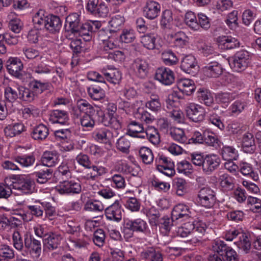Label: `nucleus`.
<instances>
[{
	"mask_svg": "<svg viewBox=\"0 0 261 261\" xmlns=\"http://www.w3.org/2000/svg\"><path fill=\"white\" fill-rule=\"evenodd\" d=\"M232 60L231 63H229L231 68L237 72H242L247 68L250 63V54L245 50H241L234 55Z\"/></svg>",
	"mask_w": 261,
	"mask_h": 261,
	"instance_id": "1",
	"label": "nucleus"
},
{
	"mask_svg": "<svg viewBox=\"0 0 261 261\" xmlns=\"http://www.w3.org/2000/svg\"><path fill=\"white\" fill-rule=\"evenodd\" d=\"M12 188L19 192V194H29L34 192L35 183L29 177L19 176L12 181Z\"/></svg>",
	"mask_w": 261,
	"mask_h": 261,
	"instance_id": "2",
	"label": "nucleus"
},
{
	"mask_svg": "<svg viewBox=\"0 0 261 261\" xmlns=\"http://www.w3.org/2000/svg\"><path fill=\"white\" fill-rule=\"evenodd\" d=\"M197 197V202L206 208L212 207L216 202L214 192L207 187L201 189L198 192Z\"/></svg>",
	"mask_w": 261,
	"mask_h": 261,
	"instance_id": "3",
	"label": "nucleus"
},
{
	"mask_svg": "<svg viewBox=\"0 0 261 261\" xmlns=\"http://www.w3.org/2000/svg\"><path fill=\"white\" fill-rule=\"evenodd\" d=\"M186 115L194 122L202 121L205 118V111L200 105L191 103L186 107Z\"/></svg>",
	"mask_w": 261,
	"mask_h": 261,
	"instance_id": "4",
	"label": "nucleus"
},
{
	"mask_svg": "<svg viewBox=\"0 0 261 261\" xmlns=\"http://www.w3.org/2000/svg\"><path fill=\"white\" fill-rule=\"evenodd\" d=\"M56 190L61 194H79L82 188L80 182L64 180L56 187Z\"/></svg>",
	"mask_w": 261,
	"mask_h": 261,
	"instance_id": "5",
	"label": "nucleus"
},
{
	"mask_svg": "<svg viewBox=\"0 0 261 261\" xmlns=\"http://www.w3.org/2000/svg\"><path fill=\"white\" fill-rule=\"evenodd\" d=\"M101 112L103 111L99 108L95 109L86 100L81 99L77 101L76 107L73 109V115L78 118L81 116V113L87 115Z\"/></svg>",
	"mask_w": 261,
	"mask_h": 261,
	"instance_id": "6",
	"label": "nucleus"
},
{
	"mask_svg": "<svg viewBox=\"0 0 261 261\" xmlns=\"http://www.w3.org/2000/svg\"><path fill=\"white\" fill-rule=\"evenodd\" d=\"M217 241L220 245L218 249L219 254L224 261H239V256L234 249L222 241L217 240Z\"/></svg>",
	"mask_w": 261,
	"mask_h": 261,
	"instance_id": "7",
	"label": "nucleus"
},
{
	"mask_svg": "<svg viewBox=\"0 0 261 261\" xmlns=\"http://www.w3.org/2000/svg\"><path fill=\"white\" fill-rule=\"evenodd\" d=\"M123 212L120 201L116 200L114 203L106 208L105 215L108 219L119 222L122 219Z\"/></svg>",
	"mask_w": 261,
	"mask_h": 261,
	"instance_id": "8",
	"label": "nucleus"
},
{
	"mask_svg": "<svg viewBox=\"0 0 261 261\" xmlns=\"http://www.w3.org/2000/svg\"><path fill=\"white\" fill-rule=\"evenodd\" d=\"M180 68L185 72L194 76L198 71L199 66L194 56L189 55L183 58Z\"/></svg>",
	"mask_w": 261,
	"mask_h": 261,
	"instance_id": "9",
	"label": "nucleus"
},
{
	"mask_svg": "<svg viewBox=\"0 0 261 261\" xmlns=\"http://www.w3.org/2000/svg\"><path fill=\"white\" fill-rule=\"evenodd\" d=\"M6 67L8 72L12 75L21 78L22 74L23 64L21 60L17 57H10L6 62Z\"/></svg>",
	"mask_w": 261,
	"mask_h": 261,
	"instance_id": "10",
	"label": "nucleus"
},
{
	"mask_svg": "<svg viewBox=\"0 0 261 261\" xmlns=\"http://www.w3.org/2000/svg\"><path fill=\"white\" fill-rule=\"evenodd\" d=\"M103 116V112L83 115L82 116H80V123L83 127L88 129L92 128L96 122L100 123L102 121L101 118Z\"/></svg>",
	"mask_w": 261,
	"mask_h": 261,
	"instance_id": "11",
	"label": "nucleus"
},
{
	"mask_svg": "<svg viewBox=\"0 0 261 261\" xmlns=\"http://www.w3.org/2000/svg\"><path fill=\"white\" fill-rule=\"evenodd\" d=\"M155 79L165 85H170L174 81L173 72L166 67L158 68L155 74Z\"/></svg>",
	"mask_w": 261,
	"mask_h": 261,
	"instance_id": "12",
	"label": "nucleus"
},
{
	"mask_svg": "<svg viewBox=\"0 0 261 261\" xmlns=\"http://www.w3.org/2000/svg\"><path fill=\"white\" fill-rule=\"evenodd\" d=\"M191 212L189 206L180 203L174 207L171 214V218L172 220L186 221L191 218Z\"/></svg>",
	"mask_w": 261,
	"mask_h": 261,
	"instance_id": "13",
	"label": "nucleus"
},
{
	"mask_svg": "<svg viewBox=\"0 0 261 261\" xmlns=\"http://www.w3.org/2000/svg\"><path fill=\"white\" fill-rule=\"evenodd\" d=\"M132 66L136 75L139 77L144 79L147 76L149 66L146 59L137 58L134 60Z\"/></svg>",
	"mask_w": 261,
	"mask_h": 261,
	"instance_id": "14",
	"label": "nucleus"
},
{
	"mask_svg": "<svg viewBox=\"0 0 261 261\" xmlns=\"http://www.w3.org/2000/svg\"><path fill=\"white\" fill-rule=\"evenodd\" d=\"M241 146L242 150L245 153L252 154L255 152L256 146L255 138L252 133L246 132L243 135Z\"/></svg>",
	"mask_w": 261,
	"mask_h": 261,
	"instance_id": "15",
	"label": "nucleus"
},
{
	"mask_svg": "<svg viewBox=\"0 0 261 261\" xmlns=\"http://www.w3.org/2000/svg\"><path fill=\"white\" fill-rule=\"evenodd\" d=\"M161 8V5L157 2L148 1L144 7V16L149 19H154L159 15Z\"/></svg>",
	"mask_w": 261,
	"mask_h": 261,
	"instance_id": "16",
	"label": "nucleus"
},
{
	"mask_svg": "<svg viewBox=\"0 0 261 261\" xmlns=\"http://www.w3.org/2000/svg\"><path fill=\"white\" fill-rule=\"evenodd\" d=\"M220 163L221 159L217 155L215 154L206 155L203 171L209 174L218 168Z\"/></svg>",
	"mask_w": 261,
	"mask_h": 261,
	"instance_id": "17",
	"label": "nucleus"
},
{
	"mask_svg": "<svg viewBox=\"0 0 261 261\" xmlns=\"http://www.w3.org/2000/svg\"><path fill=\"white\" fill-rule=\"evenodd\" d=\"M62 237L61 235L53 232H49L43 239L44 250L49 251L57 249L59 245Z\"/></svg>",
	"mask_w": 261,
	"mask_h": 261,
	"instance_id": "18",
	"label": "nucleus"
},
{
	"mask_svg": "<svg viewBox=\"0 0 261 261\" xmlns=\"http://www.w3.org/2000/svg\"><path fill=\"white\" fill-rule=\"evenodd\" d=\"M101 73L103 75L104 82L106 80L114 85L119 84L122 80V73L117 68L102 69Z\"/></svg>",
	"mask_w": 261,
	"mask_h": 261,
	"instance_id": "19",
	"label": "nucleus"
},
{
	"mask_svg": "<svg viewBox=\"0 0 261 261\" xmlns=\"http://www.w3.org/2000/svg\"><path fill=\"white\" fill-rule=\"evenodd\" d=\"M217 42L221 48L227 50L236 48L240 45L237 39L230 36H219L217 38Z\"/></svg>",
	"mask_w": 261,
	"mask_h": 261,
	"instance_id": "20",
	"label": "nucleus"
},
{
	"mask_svg": "<svg viewBox=\"0 0 261 261\" xmlns=\"http://www.w3.org/2000/svg\"><path fill=\"white\" fill-rule=\"evenodd\" d=\"M234 243L245 253H248L251 248V236L249 232H242L239 234V238Z\"/></svg>",
	"mask_w": 261,
	"mask_h": 261,
	"instance_id": "21",
	"label": "nucleus"
},
{
	"mask_svg": "<svg viewBox=\"0 0 261 261\" xmlns=\"http://www.w3.org/2000/svg\"><path fill=\"white\" fill-rule=\"evenodd\" d=\"M59 154L55 151H45L41 158L42 165H38L36 167H51L58 163Z\"/></svg>",
	"mask_w": 261,
	"mask_h": 261,
	"instance_id": "22",
	"label": "nucleus"
},
{
	"mask_svg": "<svg viewBox=\"0 0 261 261\" xmlns=\"http://www.w3.org/2000/svg\"><path fill=\"white\" fill-rule=\"evenodd\" d=\"M65 23L66 30L75 34L81 23L80 15L76 13L69 14L66 18Z\"/></svg>",
	"mask_w": 261,
	"mask_h": 261,
	"instance_id": "23",
	"label": "nucleus"
},
{
	"mask_svg": "<svg viewBox=\"0 0 261 261\" xmlns=\"http://www.w3.org/2000/svg\"><path fill=\"white\" fill-rule=\"evenodd\" d=\"M24 247L30 252L35 253L39 256L41 252V244L40 241L38 240L32 236L25 234L24 236Z\"/></svg>",
	"mask_w": 261,
	"mask_h": 261,
	"instance_id": "24",
	"label": "nucleus"
},
{
	"mask_svg": "<svg viewBox=\"0 0 261 261\" xmlns=\"http://www.w3.org/2000/svg\"><path fill=\"white\" fill-rule=\"evenodd\" d=\"M49 120L54 123H59L63 125L68 124V112L63 110H54L50 113Z\"/></svg>",
	"mask_w": 261,
	"mask_h": 261,
	"instance_id": "25",
	"label": "nucleus"
},
{
	"mask_svg": "<svg viewBox=\"0 0 261 261\" xmlns=\"http://www.w3.org/2000/svg\"><path fill=\"white\" fill-rule=\"evenodd\" d=\"M141 258L146 261H163V257L161 252L154 248H149L141 253Z\"/></svg>",
	"mask_w": 261,
	"mask_h": 261,
	"instance_id": "26",
	"label": "nucleus"
},
{
	"mask_svg": "<svg viewBox=\"0 0 261 261\" xmlns=\"http://www.w3.org/2000/svg\"><path fill=\"white\" fill-rule=\"evenodd\" d=\"M28 86L31 88L32 92H33L37 97L38 94L42 93L45 90H49L51 84L48 82H41L39 80H33L29 82Z\"/></svg>",
	"mask_w": 261,
	"mask_h": 261,
	"instance_id": "27",
	"label": "nucleus"
},
{
	"mask_svg": "<svg viewBox=\"0 0 261 261\" xmlns=\"http://www.w3.org/2000/svg\"><path fill=\"white\" fill-rule=\"evenodd\" d=\"M62 26L60 18L55 15H48L44 28L50 33L56 34L60 30Z\"/></svg>",
	"mask_w": 261,
	"mask_h": 261,
	"instance_id": "28",
	"label": "nucleus"
},
{
	"mask_svg": "<svg viewBox=\"0 0 261 261\" xmlns=\"http://www.w3.org/2000/svg\"><path fill=\"white\" fill-rule=\"evenodd\" d=\"M108 88L106 83H100V86L97 87L91 86L88 89V92L90 97L94 100H99L105 96V90Z\"/></svg>",
	"mask_w": 261,
	"mask_h": 261,
	"instance_id": "29",
	"label": "nucleus"
},
{
	"mask_svg": "<svg viewBox=\"0 0 261 261\" xmlns=\"http://www.w3.org/2000/svg\"><path fill=\"white\" fill-rule=\"evenodd\" d=\"M49 135L48 127L43 124H40L33 128L31 132V137L35 140L42 141L44 140Z\"/></svg>",
	"mask_w": 261,
	"mask_h": 261,
	"instance_id": "30",
	"label": "nucleus"
},
{
	"mask_svg": "<svg viewBox=\"0 0 261 261\" xmlns=\"http://www.w3.org/2000/svg\"><path fill=\"white\" fill-rule=\"evenodd\" d=\"M203 69L205 74L211 77H217L223 72L221 65L217 62L209 63Z\"/></svg>",
	"mask_w": 261,
	"mask_h": 261,
	"instance_id": "31",
	"label": "nucleus"
},
{
	"mask_svg": "<svg viewBox=\"0 0 261 261\" xmlns=\"http://www.w3.org/2000/svg\"><path fill=\"white\" fill-rule=\"evenodd\" d=\"M177 86L178 89L186 95H190L195 90L194 82L190 79H180Z\"/></svg>",
	"mask_w": 261,
	"mask_h": 261,
	"instance_id": "32",
	"label": "nucleus"
},
{
	"mask_svg": "<svg viewBox=\"0 0 261 261\" xmlns=\"http://www.w3.org/2000/svg\"><path fill=\"white\" fill-rule=\"evenodd\" d=\"M116 44L114 42L108 41L105 43L103 50L109 53V57L115 60H122L124 59V54L120 50L112 51L115 48Z\"/></svg>",
	"mask_w": 261,
	"mask_h": 261,
	"instance_id": "33",
	"label": "nucleus"
},
{
	"mask_svg": "<svg viewBox=\"0 0 261 261\" xmlns=\"http://www.w3.org/2000/svg\"><path fill=\"white\" fill-rule=\"evenodd\" d=\"M35 157L33 153L28 154H19L14 158V161L22 167H29L34 165Z\"/></svg>",
	"mask_w": 261,
	"mask_h": 261,
	"instance_id": "34",
	"label": "nucleus"
},
{
	"mask_svg": "<svg viewBox=\"0 0 261 261\" xmlns=\"http://www.w3.org/2000/svg\"><path fill=\"white\" fill-rule=\"evenodd\" d=\"M39 170L34 172V175L37 177V181L40 184L46 183L51 178L53 170L47 167H37Z\"/></svg>",
	"mask_w": 261,
	"mask_h": 261,
	"instance_id": "35",
	"label": "nucleus"
},
{
	"mask_svg": "<svg viewBox=\"0 0 261 261\" xmlns=\"http://www.w3.org/2000/svg\"><path fill=\"white\" fill-rule=\"evenodd\" d=\"M145 133L142 124L136 121H132L128 125L127 135L133 137L140 138L141 135Z\"/></svg>",
	"mask_w": 261,
	"mask_h": 261,
	"instance_id": "36",
	"label": "nucleus"
},
{
	"mask_svg": "<svg viewBox=\"0 0 261 261\" xmlns=\"http://www.w3.org/2000/svg\"><path fill=\"white\" fill-rule=\"evenodd\" d=\"M91 25L89 21L84 23H81L74 35H79L83 38L86 41H90L92 39L93 33L91 31Z\"/></svg>",
	"mask_w": 261,
	"mask_h": 261,
	"instance_id": "37",
	"label": "nucleus"
},
{
	"mask_svg": "<svg viewBox=\"0 0 261 261\" xmlns=\"http://www.w3.org/2000/svg\"><path fill=\"white\" fill-rule=\"evenodd\" d=\"M101 118H102V121L100 123H103L106 126H110L116 130L120 129L122 127L121 118L118 116L109 117V120H108L104 114V116Z\"/></svg>",
	"mask_w": 261,
	"mask_h": 261,
	"instance_id": "38",
	"label": "nucleus"
},
{
	"mask_svg": "<svg viewBox=\"0 0 261 261\" xmlns=\"http://www.w3.org/2000/svg\"><path fill=\"white\" fill-rule=\"evenodd\" d=\"M140 137V138H144L146 137L149 141L154 145L159 144L161 141L160 134L158 130L154 127L147 129L145 133H143Z\"/></svg>",
	"mask_w": 261,
	"mask_h": 261,
	"instance_id": "39",
	"label": "nucleus"
},
{
	"mask_svg": "<svg viewBox=\"0 0 261 261\" xmlns=\"http://www.w3.org/2000/svg\"><path fill=\"white\" fill-rule=\"evenodd\" d=\"M12 181L6 178L3 182L0 184V198L8 199L12 194Z\"/></svg>",
	"mask_w": 261,
	"mask_h": 261,
	"instance_id": "40",
	"label": "nucleus"
},
{
	"mask_svg": "<svg viewBox=\"0 0 261 261\" xmlns=\"http://www.w3.org/2000/svg\"><path fill=\"white\" fill-rule=\"evenodd\" d=\"M240 172L245 176L250 177L254 181L258 179V174L255 172L251 164L246 162H242L239 166Z\"/></svg>",
	"mask_w": 261,
	"mask_h": 261,
	"instance_id": "41",
	"label": "nucleus"
},
{
	"mask_svg": "<svg viewBox=\"0 0 261 261\" xmlns=\"http://www.w3.org/2000/svg\"><path fill=\"white\" fill-rule=\"evenodd\" d=\"M184 21L186 25L193 31H199L197 17L192 11L187 12L185 16Z\"/></svg>",
	"mask_w": 261,
	"mask_h": 261,
	"instance_id": "42",
	"label": "nucleus"
},
{
	"mask_svg": "<svg viewBox=\"0 0 261 261\" xmlns=\"http://www.w3.org/2000/svg\"><path fill=\"white\" fill-rule=\"evenodd\" d=\"M14 257V251L11 247L6 244L0 245V261H10Z\"/></svg>",
	"mask_w": 261,
	"mask_h": 261,
	"instance_id": "43",
	"label": "nucleus"
},
{
	"mask_svg": "<svg viewBox=\"0 0 261 261\" xmlns=\"http://www.w3.org/2000/svg\"><path fill=\"white\" fill-rule=\"evenodd\" d=\"M24 126L23 124L16 123L12 125H8L4 129V133L6 136L10 137H13L16 135H19L24 131Z\"/></svg>",
	"mask_w": 261,
	"mask_h": 261,
	"instance_id": "44",
	"label": "nucleus"
},
{
	"mask_svg": "<svg viewBox=\"0 0 261 261\" xmlns=\"http://www.w3.org/2000/svg\"><path fill=\"white\" fill-rule=\"evenodd\" d=\"M139 153L144 164L150 165L153 163V154L152 150L148 147H141L139 149Z\"/></svg>",
	"mask_w": 261,
	"mask_h": 261,
	"instance_id": "45",
	"label": "nucleus"
},
{
	"mask_svg": "<svg viewBox=\"0 0 261 261\" xmlns=\"http://www.w3.org/2000/svg\"><path fill=\"white\" fill-rule=\"evenodd\" d=\"M127 221L135 232L145 233L148 229L147 223L141 219L138 218Z\"/></svg>",
	"mask_w": 261,
	"mask_h": 261,
	"instance_id": "46",
	"label": "nucleus"
},
{
	"mask_svg": "<svg viewBox=\"0 0 261 261\" xmlns=\"http://www.w3.org/2000/svg\"><path fill=\"white\" fill-rule=\"evenodd\" d=\"M197 97L200 102H203L207 106H211L213 103V97L210 92L206 89H199L197 92Z\"/></svg>",
	"mask_w": 261,
	"mask_h": 261,
	"instance_id": "47",
	"label": "nucleus"
},
{
	"mask_svg": "<svg viewBox=\"0 0 261 261\" xmlns=\"http://www.w3.org/2000/svg\"><path fill=\"white\" fill-rule=\"evenodd\" d=\"M17 90L19 93V98L23 101L31 102L36 98L29 87L27 88L20 86L17 88Z\"/></svg>",
	"mask_w": 261,
	"mask_h": 261,
	"instance_id": "48",
	"label": "nucleus"
},
{
	"mask_svg": "<svg viewBox=\"0 0 261 261\" xmlns=\"http://www.w3.org/2000/svg\"><path fill=\"white\" fill-rule=\"evenodd\" d=\"M223 159L227 161L237 160L238 152L235 148L231 146H224L221 150Z\"/></svg>",
	"mask_w": 261,
	"mask_h": 261,
	"instance_id": "49",
	"label": "nucleus"
},
{
	"mask_svg": "<svg viewBox=\"0 0 261 261\" xmlns=\"http://www.w3.org/2000/svg\"><path fill=\"white\" fill-rule=\"evenodd\" d=\"M156 36L154 34H147L141 37V42L143 45L148 49L155 48Z\"/></svg>",
	"mask_w": 261,
	"mask_h": 261,
	"instance_id": "50",
	"label": "nucleus"
},
{
	"mask_svg": "<svg viewBox=\"0 0 261 261\" xmlns=\"http://www.w3.org/2000/svg\"><path fill=\"white\" fill-rule=\"evenodd\" d=\"M220 185L226 191L232 190L234 187V179L227 174H223L220 177Z\"/></svg>",
	"mask_w": 261,
	"mask_h": 261,
	"instance_id": "51",
	"label": "nucleus"
},
{
	"mask_svg": "<svg viewBox=\"0 0 261 261\" xmlns=\"http://www.w3.org/2000/svg\"><path fill=\"white\" fill-rule=\"evenodd\" d=\"M162 59L166 65H173L178 62V59L175 54L171 50H167L162 54Z\"/></svg>",
	"mask_w": 261,
	"mask_h": 261,
	"instance_id": "52",
	"label": "nucleus"
},
{
	"mask_svg": "<svg viewBox=\"0 0 261 261\" xmlns=\"http://www.w3.org/2000/svg\"><path fill=\"white\" fill-rule=\"evenodd\" d=\"M173 21L172 12L170 10H165L163 12L161 20V25L163 29L170 28Z\"/></svg>",
	"mask_w": 261,
	"mask_h": 261,
	"instance_id": "53",
	"label": "nucleus"
},
{
	"mask_svg": "<svg viewBox=\"0 0 261 261\" xmlns=\"http://www.w3.org/2000/svg\"><path fill=\"white\" fill-rule=\"evenodd\" d=\"M12 241L14 248L18 251H23L24 246V239H23L20 233L15 231L12 235Z\"/></svg>",
	"mask_w": 261,
	"mask_h": 261,
	"instance_id": "54",
	"label": "nucleus"
},
{
	"mask_svg": "<svg viewBox=\"0 0 261 261\" xmlns=\"http://www.w3.org/2000/svg\"><path fill=\"white\" fill-rule=\"evenodd\" d=\"M237 11H233L228 14L227 18L225 20V23L231 30H235L238 27Z\"/></svg>",
	"mask_w": 261,
	"mask_h": 261,
	"instance_id": "55",
	"label": "nucleus"
},
{
	"mask_svg": "<svg viewBox=\"0 0 261 261\" xmlns=\"http://www.w3.org/2000/svg\"><path fill=\"white\" fill-rule=\"evenodd\" d=\"M170 134L174 140L179 143H184L187 140L185 133L182 129L179 128H171Z\"/></svg>",
	"mask_w": 261,
	"mask_h": 261,
	"instance_id": "56",
	"label": "nucleus"
},
{
	"mask_svg": "<svg viewBox=\"0 0 261 261\" xmlns=\"http://www.w3.org/2000/svg\"><path fill=\"white\" fill-rule=\"evenodd\" d=\"M217 136L212 132L205 131L204 132V142L208 145L217 148L219 146Z\"/></svg>",
	"mask_w": 261,
	"mask_h": 261,
	"instance_id": "57",
	"label": "nucleus"
},
{
	"mask_svg": "<svg viewBox=\"0 0 261 261\" xmlns=\"http://www.w3.org/2000/svg\"><path fill=\"white\" fill-rule=\"evenodd\" d=\"M186 184L185 180L182 178H175L174 179L173 187L176 190V194L178 195L182 196L186 193Z\"/></svg>",
	"mask_w": 261,
	"mask_h": 261,
	"instance_id": "58",
	"label": "nucleus"
},
{
	"mask_svg": "<svg viewBox=\"0 0 261 261\" xmlns=\"http://www.w3.org/2000/svg\"><path fill=\"white\" fill-rule=\"evenodd\" d=\"M130 143L128 139L124 137H120L117 141V148L124 153H128L129 152V147Z\"/></svg>",
	"mask_w": 261,
	"mask_h": 261,
	"instance_id": "59",
	"label": "nucleus"
},
{
	"mask_svg": "<svg viewBox=\"0 0 261 261\" xmlns=\"http://www.w3.org/2000/svg\"><path fill=\"white\" fill-rule=\"evenodd\" d=\"M196 46L197 49L204 56H207L213 52L212 47L205 44L203 39H198L196 41Z\"/></svg>",
	"mask_w": 261,
	"mask_h": 261,
	"instance_id": "60",
	"label": "nucleus"
},
{
	"mask_svg": "<svg viewBox=\"0 0 261 261\" xmlns=\"http://www.w3.org/2000/svg\"><path fill=\"white\" fill-rule=\"evenodd\" d=\"M124 22V18L120 15H117L113 17L109 21L111 27L113 29L111 31L112 32H117L120 28L122 26Z\"/></svg>",
	"mask_w": 261,
	"mask_h": 261,
	"instance_id": "61",
	"label": "nucleus"
},
{
	"mask_svg": "<svg viewBox=\"0 0 261 261\" xmlns=\"http://www.w3.org/2000/svg\"><path fill=\"white\" fill-rule=\"evenodd\" d=\"M18 90L13 89L11 87H7L5 89L4 96L6 99L10 102H13L17 98H19V93Z\"/></svg>",
	"mask_w": 261,
	"mask_h": 261,
	"instance_id": "62",
	"label": "nucleus"
},
{
	"mask_svg": "<svg viewBox=\"0 0 261 261\" xmlns=\"http://www.w3.org/2000/svg\"><path fill=\"white\" fill-rule=\"evenodd\" d=\"M198 24L199 25V31L201 28L208 30L211 27V19L204 14L198 13L197 15Z\"/></svg>",
	"mask_w": 261,
	"mask_h": 261,
	"instance_id": "63",
	"label": "nucleus"
},
{
	"mask_svg": "<svg viewBox=\"0 0 261 261\" xmlns=\"http://www.w3.org/2000/svg\"><path fill=\"white\" fill-rule=\"evenodd\" d=\"M135 35L133 30L124 29L120 35V40L122 42L129 43L134 41Z\"/></svg>",
	"mask_w": 261,
	"mask_h": 261,
	"instance_id": "64",
	"label": "nucleus"
}]
</instances>
